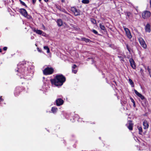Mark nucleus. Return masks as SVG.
<instances>
[{
    "label": "nucleus",
    "mask_w": 151,
    "mask_h": 151,
    "mask_svg": "<svg viewBox=\"0 0 151 151\" xmlns=\"http://www.w3.org/2000/svg\"><path fill=\"white\" fill-rule=\"evenodd\" d=\"M66 78L62 74L56 75L53 79H51L50 81L52 85L56 86H62L65 81Z\"/></svg>",
    "instance_id": "f257e3e1"
},
{
    "label": "nucleus",
    "mask_w": 151,
    "mask_h": 151,
    "mask_svg": "<svg viewBox=\"0 0 151 151\" xmlns=\"http://www.w3.org/2000/svg\"><path fill=\"white\" fill-rule=\"evenodd\" d=\"M54 71V69L52 67H47L43 70V73L45 75L52 74Z\"/></svg>",
    "instance_id": "f03ea898"
},
{
    "label": "nucleus",
    "mask_w": 151,
    "mask_h": 151,
    "mask_svg": "<svg viewBox=\"0 0 151 151\" xmlns=\"http://www.w3.org/2000/svg\"><path fill=\"white\" fill-rule=\"evenodd\" d=\"M24 88L22 87L17 86L15 89L14 94L16 96H18L21 92L25 90Z\"/></svg>",
    "instance_id": "7ed1b4c3"
},
{
    "label": "nucleus",
    "mask_w": 151,
    "mask_h": 151,
    "mask_svg": "<svg viewBox=\"0 0 151 151\" xmlns=\"http://www.w3.org/2000/svg\"><path fill=\"white\" fill-rule=\"evenodd\" d=\"M71 10L75 16H78L80 15V11L75 6L71 7Z\"/></svg>",
    "instance_id": "20e7f679"
},
{
    "label": "nucleus",
    "mask_w": 151,
    "mask_h": 151,
    "mask_svg": "<svg viewBox=\"0 0 151 151\" xmlns=\"http://www.w3.org/2000/svg\"><path fill=\"white\" fill-rule=\"evenodd\" d=\"M138 40L141 46L144 49H146L147 47V45L143 38L140 37L138 38Z\"/></svg>",
    "instance_id": "39448f33"
},
{
    "label": "nucleus",
    "mask_w": 151,
    "mask_h": 151,
    "mask_svg": "<svg viewBox=\"0 0 151 151\" xmlns=\"http://www.w3.org/2000/svg\"><path fill=\"white\" fill-rule=\"evenodd\" d=\"M150 12L148 11H145L142 14V17L144 19H147L150 17Z\"/></svg>",
    "instance_id": "423d86ee"
},
{
    "label": "nucleus",
    "mask_w": 151,
    "mask_h": 151,
    "mask_svg": "<svg viewBox=\"0 0 151 151\" xmlns=\"http://www.w3.org/2000/svg\"><path fill=\"white\" fill-rule=\"evenodd\" d=\"M56 105L57 106H60L63 105L64 102V101L61 98L57 99L55 101Z\"/></svg>",
    "instance_id": "0eeeda50"
},
{
    "label": "nucleus",
    "mask_w": 151,
    "mask_h": 151,
    "mask_svg": "<svg viewBox=\"0 0 151 151\" xmlns=\"http://www.w3.org/2000/svg\"><path fill=\"white\" fill-rule=\"evenodd\" d=\"M124 29L127 37L129 39H131L132 38V36L129 30L127 28H124Z\"/></svg>",
    "instance_id": "6e6552de"
},
{
    "label": "nucleus",
    "mask_w": 151,
    "mask_h": 151,
    "mask_svg": "<svg viewBox=\"0 0 151 151\" xmlns=\"http://www.w3.org/2000/svg\"><path fill=\"white\" fill-rule=\"evenodd\" d=\"M128 122V124H127L126 125L130 130H132L133 126V124L132 123V121L131 120L129 121Z\"/></svg>",
    "instance_id": "1a4fd4ad"
},
{
    "label": "nucleus",
    "mask_w": 151,
    "mask_h": 151,
    "mask_svg": "<svg viewBox=\"0 0 151 151\" xmlns=\"http://www.w3.org/2000/svg\"><path fill=\"white\" fill-rule=\"evenodd\" d=\"M129 61L130 64L131 66L134 69L136 68V65L134 60L132 58L129 59Z\"/></svg>",
    "instance_id": "9d476101"
},
{
    "label": "nucleus",
    "mask_w": 151,
    "mask_h": 151,
    "mask_svg": "<svg viewBox=\"0 0 151 151\" xmlns=\"http://www.w3.org/2000/svg\"><path fill=\"white\" fill-rule=\"evenodd\" d=\"M124 14L126 16L127 19H131L133 18V14L132 13L129 12H124Z\"/></svg>",
    "instance_id": "9b49d317"
},
{
    "label": "nucleus",
    "mask_w": 151,
    "mask_h": 151,
    "mask_svg": "<svg viewBox=\"0 0 151 151\" xmlns=\"http://www.w3.org/2000/svg\"><path fill=\"white\" fill-rule=\"evenodd\" d=\"M19 12L24 16L26 17L27 15V13L26 10L24 9H20Z\"/></svg>",
    "instance_id": "f8f14e48"
},
{
    "label": "nucleus",
    "mask_w": 151,
    "mask_h": 151,
    "mask_svg": "<svg viewBox=\"0 0 151 151\" xmlns=\"http://www.w3.org/2000/svg\"><path fill=\"white\" fill-rule=\"evenodd\" d=\"M134 91L136 95L140 98L142 100H143L145 99L144 96L142 94L139 93L136 90L134 89Z\"/></svg>",
    "instance_id": "ddd939ff"
},
{
    "label": "nucleus",
    "mask_w": 151,
    "mask_h": 151,
    "mask_svg": "<svg viewBox=\"0 0 151 151\" xmlns=\"http://www.w3.org/2000/svg\"><path fill=\"white\" fill-rule=\"evenodd\" d=\"M145 31L146 32H150V25L147 24L145 27Z\"/></svg>",
    "instance_id": "4468645a"
},
{
    "label": "nucleus",
    "mask_w": 151,
    "mask_h": 151,
    "mask_svg": "<svg viewBox=\"0 0 151 151\" xmlns=\"http://www.w3.org/2000/svg\"><path fill=\"white\" fill-rule=\"evenodd\" d=\"M33 31L36 32V34L40 35H41L43 33V32L41 30L36 29V28H34L33 29Z\"/></svg>",
    "instance_id": "2eb2a0df"
},
{
    "label": "nucleus",
    "mask_w": 151,
    "mask_h": 151,
    "mask_svg": "<svg viewBox=\"0 0 151 151\" xmlns=\"http://www.w3.org/2000/svg\"><path fill=\"white\" fill-rule=\"evenodd\" d=\"M143 125L144 127V129H147L149 127V124L147 122L146 120H145L143 122Z\"/></svg>",
    "instance_id": "dca6fc26"
},
{
    "label": "nucleus",
    "mask_w": 151,
    "mask_h": 151,
    "mask_svg": "<svg viewBox=\"0 0 151 151\" xmlns=\"http://www.w3.org/2000/svg\"><path fill=\"white\" fill-rule=\"evenodd\" d=\"M57 23L59 27H61L63 24V21L61 19H58L57 20Z\"/></svg>",
    "instance_id": "f3484780"
},
{
    "label": "nucleus",
    "mask_w": 151,
    "mask_h": 151,
    "mask_svg": "<svg viewBox=\"0 0 151 151\" xmlns=\"http://www.w3.org/2000/svg\"><path fill=\"white\" fill-rule=\"evenodd\" d=\"M81 40L82 41H85L86 43L92 42V41L90 39L86 38L85 37H83L81 38Z\"/></svg>",
    "instance_id": "a211bd4d"
},
{
    "label": "nucleus",
    "mask_w": 151,
    "mask_h": 151,
    "mask_svg": "<svg viewBox=\"0 0 151 151\" xmlns=\"http://www.w3.org/2000/svg\"><path fill=\"white\" fill-rule=\"evenodd\" d=\"M58 110V108L55 106L52 107L51 109V111L54 114L56 113Z\"/></svg>",
    "instance_id": "6ab92c4d"
},
{
    "label": "nucleus",
    "mask_w": 151,
    "mask_h": 151,
    "mask_svg": "<svg viewBox=\"0 0 151 151\" xmlns=\"http://www.w3.org/2000/svg\"><path fill=\"white\" fill-rule=\"evenodd\" d=\"M99 27H100V28H101V30H104V32H107L105 28V27L104 25H102L100 23L99 24Z\"/></svg>",
    "instance_id": "aec40b11"
},
{
    "label": "nucleus",
    "mask_w": 151,
    "mask_h": 151,
    "mask_svg": "<svg viewBox=\"0 0 151 151\" xmlns=\"http://www.w3.org/2000/svg\"><path fill=\"white\" fill-rule=\"evenodd\" d=\"M44 48L45 50H47V52L49 53L50 52V49L47 46H44Z\"/></svg>",
    "instance_id": "412c9836"
},
{
    "label": "nucleus",
    "mask_w": 151,
    "mask_h": 151,
    "mask_svg": "<svg viewBox=\"0 0 151 151\" xmlns=\"http://www.w3.org/2000/svg\"><path fill=\"white\" fill-rule=\"evenodd\" d=\"M129 83L132 86V87H134V83L133 82L132 80L131 79H129Z\"/></svg>",
    "instance_id": "4be33fe9"
},
{
    "label": "nucleus",
    "mask_w": 151,
    "mask_h": 151,
    "mask_svg": "<svg viewBox=\"0 0 151 151\" xmlns=\"http://www.w3.org/2000/svg\"><path fill=\"white\" fill-rule=\"evenodd\" d=\"M82 2L84 4H88L89 2V0H82Z\"/></svg>",
    "instance_id": "5701e85b"
},
{
    "label": "nucleus",
    "mask_w": 151,
    "mask_h": 151,
    "mask_svg": "<svg viewBox=\"0 0 151 151\" xmlns=\"http://www.w3.org/2000/svg\"><path fill=\"white\" fill-rule=\"evenodd\" d=\"M138 130L139 131V133L140 134H142V128L141 127H139L138 128Z\"/></svg>",
    "instance_id": "b1692460"
},
{
    "label": "nucleus",
    "mask_w": 151,
    "mask_h": 151,
    "mask_svg": "<svg viewBox=\"0 0 151 151\" xmlns=\"http://www.w3.org/2000/svg\"><path fill=\"white\" fill-rule=\"evenodd\" d=\"M55 7L56 9H58L60 11H61L62 8L61 7V6L58 5H55Z\"/></svg>",
    "instance_id": "393cba45"
},
{
    "label": "nucleus",
    "mask_w": 151,
    "mask_h": 151,
    "mask_svg": "<svg viewBox=\"0 0 151 151\" xmlns=\"http://www.w3.org/2000/svg\"><path fill=\"white\" fill-rule=\"evenodd\" d=\"M126 47H127V50H128V51L129 52H130L131 50V48H129V46L128 45V44H126Z\"/></svg>",
    "instance_id": "a878e982"
},
{
    "label": "nucleus",
    "mask_w": 151,
    "mask_h": 151,
    "mask_svg": "<svg viewBox=\"0 0 151 151\" xmlns=\"http://www.w3.org/2000/svg\"><path fill=\"white\" fill-rule=\"evenodd\" d=\"M126 47H127V50H128V51L129 52H130L131 50V48H129V46L128 45V44H126Z\"/></svg>",
    "instance_id": "bb28decb"
},
{
    "label": "nucleus",
    "mask_w": 151,
    "mask_h": 151,
    "mask_svg": "<svg viewBox=\"0 0 151 151\" xmlns=\"http://www.w3.org/2000/svg\"><path fill=\"white\" fill-rule=\"evenodd\" d=\"M91 21L94 24H95L96 23V21L94 19H91Z\"/></svg>",
    "instance_id": "cd10ccee"
},
{
    "label": "nucleus",
    "mask_w": 151,
    "mask_h": 151,
    "mask_svg": "<svg viewBox=\"0 0 151 151\" xmlns=\"http://www.w3.org/2000/svg\"><path fill=\"white\" fill-rule=\"evenodd\" d=\"M61 11H62L66 14H69L66 11L65 9H64L63 8H62Z\"/></svg>",
    "instance_id": "c85d7f7f"
},
{
    "label": "nucleus",
    "mask_w": 151,
    "mask_h": 151,
    "mask_svg": "<svg viewBox=\"0 0 151 151\" xmlns=\"http://www.w3.org/2000/svg\"><path fill=\"white\" fill-rule=\"evenodd\" d=\"M19 1L20 2V3L23 5L27 7V6L26 4L23 1H22L21 0H19Z\"/></svg>",
    "instance_id": "c756f323"
},
{
    "label": "nucleus",
    "mask_w": 151,
    "mask_h": 151,
    "mask_svg": "<svg viewBox=\"0 0 151 151\" xmlns=\"http://www.w3.org/2000/svg\"><path fill=\"white\" fill-rule=\"evenodd\" d=\"M91 31L93 32L95 34L98 35V32L95 29H93L91 30Z\"/></svg>",
    "instance_id": "7c9ffc66"
},
{
    "label": "nucleus",
    "mask_w": 151,
    "mask_h": 151,
    "mask_svg": "<svg viewBox=\"0 0 151 151\" xmlns=\"http://www.w3.org/2000/svg\"><path fill=\"white\" fill-rule=\"evenodd\" d=\"M118 57L119 58L120 60L121 61H124V58L122 56H118Z\"/></svg>",
    "instance_id": "2f4dec72"
},
{
    "label": "nucleus",
    "mask_w": 151,
    "mask_h": 151,
    "mask_svg": "<svg viewBox=\"0 0 151 151\" xmlns=\"http://www.w3.org/2000/svg\"><path fill=\"white\" fill-rule=\"evenodd\" d=\"M72 72L73 73L76 74L77 73V70H75L74 69H72Z\"/></svg>",
    "instance_id": "473e14b6"
},
{
    "label": "nucleus",
    "mask_w": 151,
    "mask_h": 151,
    "mask_svg": "<svg viewBox=\"0 0 151 151\" xmlns=\"http://www.w3.org/2000/svg\"><path fill=\"white\" fill-rule=\"evenodd\" d=\"M77 67V65L76 64H74L72 66V69H75Z\"/></svg>",
    "instance_id": "72a5a7b5"
},
{
    "label": "nucleus",
    "mask_w": 151,
    "mask_h": 151,
    "mask_svg": "<svg viewBox=\"0 0 151 151\" xmlns=\"http://www.w3.org/2000/svg\"><path fill=\"white\" fill-rule=\"evenodd\" d=\"M26 17L27 18L29 19H30L31 18H32V17L31 16L28 15L27 16H26Z\"/></svg>",
    "instance_id": "f704fd0d"
},
{
    "label": "nucleus",
    "mask_w": 151,
    "mask_h": 151,
    "mask_svg": "<svg viewBox=\"0 0 151 151\" xmlns=\"http://www.w3.org/2000/svg\"><path fill=\"white\" fill-rule=\"evenodd\" d=\"M37 50H38V52H41L42 51V50L41 49H40L38 47H37Z\"/></svg>",
    "instance_id": "c9c22d12"
},
{
    "label": "nucleus",
    "mask_w": 151,
    "mask_h": 151,
    "mask_svg": "<svg viewBox=\"0 0 151 151\" xmlns=\"http://www.w3.org/2000/svg\"><path fill=\"white\" fill-rule=\"evenodd\" d=\"M130 99L131 100V101L133 103H135L134 101L132 98H130Z\"/></svg>",
    "instance_id": "e433bc0d"
},
{
    "label": "nucleus",
    "mask_w": 151,
    "mask_h": 151,
    "mask_svg": "<svg viewBox=\"0 0 151 151\" xmlns=\"http://www.w3.org/2000/svg\"><path fill=\"white\" fill-rule=\"evenodd\" d=\"M3 49L4 50L6 51L7 49V47H4Z\"/></svg>",
    "instance_id": "4c0bfd02"
},
{
    "label": "nucleus",
    "mask_w": 151,
    "mask_h": 151,
    "mask_svg": "<svg viewBox=\"0 0 151 151\" xmlns=\"http://www.w3.org/2000/svg\"><path fill=\"white\" fill-rule=\"evenodd\" d=\"M36 0H32V3L34 4L36 2Z\"/></svg>",
    "instance_id": "58836bf2"
},
{
    "label": "nucleus",
    "mask_w": 151,
    "mask_h": 151,
    "mask_svg": "<svg viewBox=\"0 0 151 151\" xmlns=\"http://www.w3.org/2000/svg\"><path fill=\"white\" fill-rule=\"evenodd\" d=\"M42 35L43 36H45V35L46 34L44 32H43V33H42Z\"/></svg>",
    "instance_id": "ea45409f"
},
{
    "label": "nucleus",
    "mask_w": 151,
    "mask_h": 151,
    "mask_svg": "<svg viewBox=\"0 0 151 151\" xmlns=\"http://www.w3.org/2000/svg\"><path fill=\"white\" fill-rule=\"evenodd\" d=\"M61 1L62 3H65V0H61Z\"/></svg>",
    "instance_id": "a19ab883"
},
{
    "label": "nucleus",
    "mask_w": 151,
    "mask_h": 151,
    "mask_svg": "<svg viewBox=\"0 0 151 151\" xmlns=\"http://www.w3.org/2000/svg\"><path fill=\"white\" fill-rule=\"evenodd\" d=\"M133 106L134 107H136V105H135V103H133Z\"/></svg>",
    "instance_id": "79ce46f5"
},
{
    "label": "nucleus",
    "mask_w": 151,
    "mask_h": 151,
    "mask_svg": "<svg viewBox=\"0 0 151 151\" xmlns=\"http://www.w3.org/2000/svg\"><path fill=\"white\" fill-rule=\"evenodd\" d=\"M45 2H47L49 0H44Z\"/></svg>",
    "instance_id": "37998d69"
},
{
    "label": "nucleus",
    "mask_w": 151,
    "mask_h": 151,
    "mask_svg": "<svg viewBox=\"0 0 151 151\" xmlns=\"http://www.w3.org/2000/svg\"><path fill=\"white\" fill-rule=\"evenodd\" d=\"M113 82L115 83L116 85H117L116 82L115 81H114Z\"/></svg>",
    "instance_id": "c03bdc74"
},
{
    "label": "nucleus",
    "mask_w": 151,
    "mask_h": 151,
    "mask_svg": "<svg viewBox=\"0 0 151 151\" xmlns=\"http://www.w3.org/2000/svg\"><path fill=\"white\" fill-rule=\"evenodd\" d=\"M2 52V49L1 48H0V52Z\"/></svg>",
    "instance_id": "a18cd8bd"
},
{
    "label": "nucleus",
    "mask_w": 151,
    "mask_h": 151,
    "mask_svg": "<svg viewBox=\"0 0 151 151\" xmlns=\"http://www.w3.org/2000/svg\"><path fill=\"white\" fill-rule=\"evenodd\" d=\"M76 115V116L78 117H78H79L78 116V115Z\"/></svg>",
    "instance_id": "49530a36"
},
{
    "label": "nucleus",
    "mask_w": 151,
    "mask_h": 151,
    "mask_svg": "<svg viewBox=\"0 0 151 151\" xmlns=\"http://www.w3.org/2000/svg\"><path fill=\"white\" fill-rule=\"evenodd\" d=\"M88 59H93V58H88Z\"/></svg>",
    "instance_id": "de8ad7c7"
},
{
    "label": "nucleus",
    "mask_w": 151,
    "mask_h": 151,
    "mask_svg": "<svg viewBox=\"0 0 151 151\" xmlns=\"http://www.w3.org/2000/svg\"><path fill=\"white\" fill-rule=\"evenodd\" d=\"M39 1L40 2H41V0H39Z\"/></svg>",
    "instance_id": "09e8293b"
},
{
    "label": "nucleus",
    "mask_w": 151,
    "mask_h": 151,
    "mask_svg": "<svg viewBox=\"0 0 151 151\" xmlns=\"http://www.w3.org/2000/svg\"><path fill=\"white\" fill-rule=\"evenodd\" d=\"M150 77H151V75H150Z\"/></svg>",
    "instance_id": "8fccbe9b"
}]
</instances>
